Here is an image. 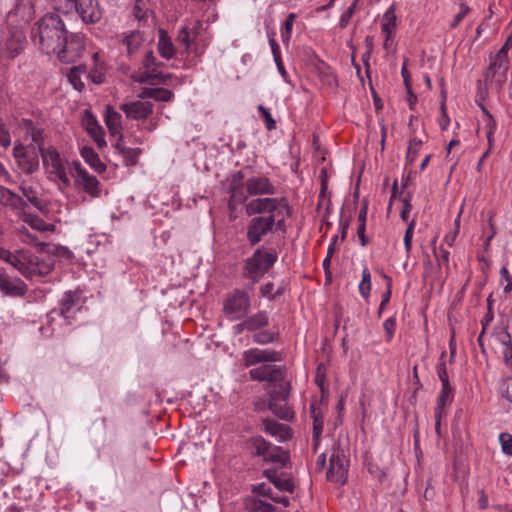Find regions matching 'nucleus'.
I'll use <instances>...</instances> for the list:
<instances>
[{
  "label": "nucleus",
  "instance_id": "obj_44",
  "mask_svg": "<svg viewBox=\"0 0 512 512\" xmlns=\"http://www.w3.org/2000/svg\"><path fill=\"white\" fill-rule=\"evenodd\" d=\"M177 40L185 46L186 50H188L192 43L195 41L191 36L190 29L188 26H183L180 28Z\"/></svg>",
  "mask_w": 512,
  "mask_h": 512
},
{
  "label": "nucleus",
  "instance_id": "obj_62",
  "mask_svg": "<svg viewBox=\"0 0 512 512\" xmlns=\"http://www.w3.org/2000/svg\"><path fill=\"white\" fill-rule=\"evenodd\" d=\"M11 143L9 132L5 129L4 125L0 123V146L8 147Z\"/></svg>",
  "mask_w": 512,
  "mask_h": 512
},
{
  "label": "nucleus",
  "instance_id": "obj_38",
  "mask_svg": "<svg viewBox=\"0 0 512 512\" xmlns=\"http://www.w3.org/2000/svg\"><path fill=\"white\" fill-rule=\"evenodd\" d=\"M371 291V273L367 267H365L362 271V280L359 284V293L364 298H367L370 295Z\"/></svg>",
  "mask_w": 512,
  "mask_h": 512
},
{
  "label": "nucleus",
  "instance_id": "obj_27",
  "mask_svg": "<svg viewBox=\"0 0 512 512\" xmlns=\"http://www.w3.org/2000/svg\"><path fill=\"white\" fill-rule=\"evenodd\" d=\"M143 40L142 32L134 30L123 37L122 44L126 47L127 54L131 56L138 51Z\"/></svg>",
  "mask_w": 512,
  "mask_h": 512
},
{
  "label": "nucleus",
  "instance_id": "obj_9",
  "mask_svg": "<svg viewBox=\"0 0 512 512\" xmlns=\"http://www.w3.org/2000/svg\"><path fill=\"white\" fill-rule=\"evenodd\" d=\"M73 10L86 24L96 23L102 16L96 0H66V13Z\"/></svg>",
  "mask_w": 512,
  "mask_h": 512
},
{
  "label": "nucleus",
  "instance_id": "obj_4",
  "mask_svg": "<svg viewBox=\"0 0 512 512\" xmlns=\"http://www.w3.org/2000/svg\"><path fill=\"white\" fill-rule=\"evenodd\" d=\"M18 126L23 133L31 138L32 143L37 145L48 178L51 181L64 182V166L61 155L53 146L45 147L43 130L26 118H22Z\"/></svg>",
  "mask_w": 512,
  "mask_h": 512
},
{
  "label": "nucleus",
  "instance_id": "obj_6",
  "mask_svg": "<svg viewBox=\"0 0 512 512\" xmlns=\"http://www.w3.org/2000/svg\"><path fill=\"white\" fill-rule=\"evenodd\" d=\"M277 261V254L268 252L264 247L257 248L251 257L246 262L244 269L251 279L252 284H255L259 279L269 271V269Z\"/></svg>",
  "mask_w": 512,
  "mask_h": 512
},
{
  "label": "nucleus",
  "instance_id": "obj_49",
  "mask_svg": "<svg viewBox=\"0 0 512 512\" xmlns=\"http://www.w3.org/2000/svg\"><path fill=\"white\" fill-rule=\"evenodd\" d=\"M384 278H385V280L387 281V290H386V292L382 295V300H381V303H380L379 308H378V314H379V315H380V314L382 313V311L385 309L386 305L389 303L390 298H391V284H392V279H391V277L386 276V275H384Z\"/></svg>",
  "mask_w": 512,
  "mask_h": 512
},
{
  "label": "nucleus",
  "instance_id": "obj_53",
  "mask_svg": "<svg viewBox=\"0 0 512 512\" xmlns=\"http://www.w3.org/2000/svg\"><path fill=\"white\" fill-rule=\"evenodd\" d=\"M357 2H358V0H354L353 3L348 7V9L340 17L339 25L341 28H345L348 25L351 17L353 16V14L355 12Z\"/></svg>",
  "mask_w": 512,
  "mask_h": 512
},
{
  "label": "nucleus",
  "instance_id": "obj_13",
  "mask_svg": "<svg viewBox=\"0 0 512 512\" xmlns=\"http://www.w3.org/2000/svg\"><path fill=\"white\" fill-rule=\"evenodd\" d=\"M154 105L149 101L136 100L123 103L119 109L124 112L128 119L146 120L153 113Z\"/></svg>",
  "mask_w": 512,
  "mask_h": 512
},
{
  "label": "nucleus",
  "instance_id": "obj_57",
  "mask_svg": "<svg viewBox=\"0 0 512 512\" xmlns=\"http://www.w3.org/2000/svg\"><path fill=\"white\" fill-rule=\"evenodd\" d=\"M253 510L255 512H275V507L268 502L257 500L254 502Z\"/></svg>",
  "mask_w": 512,
  "mask_h": 512
},
{
  "label": "nucleus",
  "instance_id": "obj_31",
  "mask_svg": "<svg viewBox=\"0 0 512 512\" xmlns=\"http://www.w3.org/2000/svg\"><path fill=\"white\" fill-rule=\"evenodd\" d=\"M250 332L257 331L269 324V316L266 311H259L246 318Z\"/></svg>",
  "mask_w": 512,
  "mask_h": 512
},
{
  "label": "nucleus",
  "instance_id": "obj_50",
  "mask_svg": "<svg viewBox=\"0 0 512 512\" xmlns=\"http://www.w3.org/2000/svg\"><path fill=\"white\" fill-rule=\"evenodd\" d=\"M501 395L512 403V377L506 378L500 385Z\"/></svg>",
  "mask_w": 512,
  "mask_h": 512
},
{
  "label": "nucleus",
  "instance_id": "obj_29",
  "mask_svg": "<svg viewBox=\"0 0 512 512\" xmlns=\"http://www.w3.org/2000/svg\"><path fill=\"white\" fill-rule=\"evenodd\" d=\"M248 445L253 456H262L263 458L266 457L271 447V444L267 442L262 436H255L250 438Z\"/></svg>",
  "mask_w": 512,
  "mask_h": 512
},
{
  "label": "nucleus",
  "instance_id": "obj_37",
  "mask_svg": "<svg viewBox=\"0 0 512 512\" xmlns=\"http://www.w3.org/2000/svg\"><path fill=\"white\" fill-rule=\"evenodd\" d=\"M291 385L289 382L281 383L278 387L269 391V399L276 398V401L287 400L290 394Z\"/></svg>",
  "mask_w": 512,
  "mask_h": 512
},
{
  "label": "nucleus",
  "instance_id": "obj_41",
  "mask_svg": "<svg viewBox=\"0 0 512 512\" xmlns=\"http://www.w3.org/2000/svg\"><path fill=\"white\" fill-rule=\"evenodd\" d=\"M326 382V366L324 363H319L316 369L315 384L319 387L322 395L327 392L325 387Z\"/></svg>",
  "mask_w": 512,
  "mask_h": 512
},
{
  "label": "nucleus",
  "instance_id": "obj_47",
  "mask_svg": "<svg viewBox=\"0 0 512 512\" xmlns=\"http://www.w3.org/2000/svg\"><path fill=\"white\" fill-rule=\"evenodd\" d=\"M422 144V140L417 138H412L409 142L408 151H407V161L412 163L417 156L418 149Z\"/></svg>",
  "mask_w": 512,
  "mask_h": 512
},
{
  "label": "nucleus",
  "instance_id": "obj_42",
  "mask_svg": "<svg viewBox=\"0 0 512 512\" xmlns=\"http://www.w3.org/2000/svg\"><path fill=\"white\" fill-rule=\"evenodd\" d=\"M164 64L162 62H157L156 57L154 56L153 51H147L144 59L143 66L146 70L151 72H156L159 67H162Z\"/></svg>",
  "mask_w": 512,
  "mask_h": 512
},
{
  "label": "nucleus",
  "instance_id": "obj_60",
  "mask_svg": "<svg viewBox=\"0 0 512 512\" xmlns=\"http://www.w3.org/2000/svg\"><path fill=\"white\" fill-rule=\"evenodd\" d=\"M319 177L321 181L320 197H324L328 187V173L326 168L321 169Z\"/></svg>",
  "mask_w": 512,
  "mask_h": 512
},
{
  "label": "nucleus",
  "instance_id": "obj_22",
  "mask_svg": "<svg viewBox=\"0 0 512 512\" xmlns=\"http://www.w3.org/2000/svg\"><path fill=\"white\" fill-rule=\"evenodd\" d=\"M81 156L85 162L94 169L97 173L101 174L106 171V165L100 160L99 155L92 147L85 146L81 149Z\"/></svg>",
  "mask_w": 512,
  "mask_h": 512
},
{
  "label": "nucleus",
  "instance_id": "obj_40",
  "mask_svg": "<svg viewBox=\"0 0 512 512\" xmlns=\"http://www.w3.org/2000/svg\"><path fill=\"white\" fill-rule=\"evenodd\" d=\"M276 336H277V334L270 330H261V331L255 333L253 335L252 339H253V342H255L257 344L265 345V344L272 343L275 340Z\"/></svg>",
  "mask_w": 512,
  "mask_h": 512
},
{
  "label": "nucleus",
  "instance_id": "obj_45",
  "mask_svg": "<svg viewBox=\"0 0 512 512\" xmlns=\"http://www.w3.org/2000/svg\"><path fill=\"white\" fill-rule=\"evenodd\" d=\"M499 442L502 452L505 455L512 456V435L507 432L500 433Z\"/></svg>",
  "mask_w": 512,
  "mask_h": 512
},
{
  "label": "nucleus",
  "instance_id": "obj_15",
  "mask_svg": "<svg viewBox=\"0 0 512 512\" xmlns=\"http://www.w3.org/2000/svg\"><path fill=\"white\" fill-rule=\"evenodd\" d=\"M13 150L18 166L23 172L32 174L39 168V160L35 151L29 152L22 145H16Z\"/></svg>",
  "mask_w": 512,
  "mask_h": 512
},
{
  "label": "nucleus",
  "instance_id": "obj_18",
  "mask_svg": "<svg viewBox=\"0 0 512 512\" xmlns=\"http://www.w3.org/2000/svg\"><path fill=\"white\" fill-rule=\"evenodd\" d=\"M122 116L112 106H107L104 113L105 124L112 136L122 135Z\"/></svg>",
  "mask_w": 512,
  "mask_h": 512
},
{
  "label": "nucleus",
  "instance_id": "obj_25",
  "mask_svg": "<svg viewBox=\"0 0 512 512\" xmlns=\"http://www.w3.org/2000/svg\"><path fill=\"white\" fill-rule=\"evenodd\" d=\"M139 97L142 99L151 98L156 101L169 102L173 99L174 93L166 88L145 87L141 90Z\"/></svg>",
  "mask_w": 512,
  "mask_h": 512
},
{
  "label": "nucleus",
  "instance_id": "obj_55",
  "mask_svg": "<svg viewBox=\"0 0 512 512\" xmlns=\"http://www.w3.org/2000/svg\"><path fill=\"white\" fill-rule=\"evenodd\" d=\"M320 76H321V81L325 85H327L331 88H336L338 86L337 77L332 72H330V71L321 72Z\"/></svg>",
  "mask_w": 512,
  "mask_h": 512
},
{
  "label": "nucleus",
  "instance_id": "obj_17",
  "mask_svg": "<svg viewBox=\"0 0 512 512\" xmlns=\"http://www.w3.org/2000/svg\"><path fill=\"white\" fill-rule=\"evenodd\" d=\"M27 290L26 284L19 278H11L0 273V291L8 296H23Z\"/></svg>",
  "mask_w": 512,
  "mask_h": 512
},
{
  "label": "nucleus",
  "instance_id": "obj_43",
  "mask_svg": "<svg viewBox=\"0 0 512 512\" xmlns=\"http://www.w3.org/2000/svg\"><path fill=\"white\" fill-rule=\"evenodd\" d=\"M434 256L436 258L437 265L439 267L444 266L447 270L449 269V251L440 247L433 249Z\"/></svg>",
  "mask_w": 512,
  "mask_h": 512
},
{
  "label": "nucleus",
  "instance_id": "obj_5",
  "mask_svg": "<svg viewBox=\"0 0 512 512\" xmlns=\"http://www.w3.org/2000/svg\"><path fill=\"white\" fill-rule=\"evenodd\" d=\"M348 467L349 459L346 450L342 447L340 441L335 442L330 455L326 479L330 482L344 485L348 477Z\"/></svg>",
  "mask_w": 512,
  "mask_h": 512
},
{
  "label": "nucleus",
  "instance_id": "obj_21",
  "mask_svg": "<svg viewBox=\"0 0 512 512\" xmlns=\"http://www.w3.org/2000/svg\"><path fill=\"white\" fill-rule=\"evenodd\" d=\"M66 76L74 89L81 92L85 87L82 78H88L87 67L83 64L74 66L70 69Z\"/></svg>",
  "mask_w": 512,
  "mask_h": 512
},
{
  "label": "nucleus",
  "instance_id": "obj_59",
  "mask_svg": "<svg viewBox=\"0 0 512 512\" xmlns=\"http://www.w3.org/2000/svg\"><path fill=\"white\" fill-rule=\"evenodd\" d=\"M295 14L291 13L287 16L285 23H284V30L285 32H282V37H286L287 39L290 38V34L292 31V26L294 23Z\"/></svg>",
  "mask_w": 512,
  "mask_h": 512
},
{
  "label": "nucleus",
  "instance_id": "obj_61",
  "mask_svg": "<svg viewBox=\"0 0 512 512\" xmlns=\"http://www.w3.org/2000/svg\"><path fill=\"white\" fill-rule=\"evenodd\" d=\"M263 475L274 485L275 481L284 476V473H279L276 469L271 468L264 470Z\"/></svg>",
  "mask_w": 512,
  "mask_h": 512
},
{
  "label": "nucleus",
  "instance_id": "obj_64",
  "mask_svg": "<svg viewBox=\"0 0 512 512\" xmlns=\"http://www.w3.org/2000/svg\"><path fill=\"white\" fill-rule=\"evenodd\" d=\"M497 338H498L499 342H500L503 346H508V345H511V344H512L511 335L508 333V331H507L506 329H502V330L497 334Z\"/></svg>",
  "mask_w": 512,
  "mask_h": 512
},
{
  "label": "nucleus",
  "instance_id": "obj_58",
  "mask_svg": "<svg viewBox=\"0 0 512 512\" xmlns=\"http://www.w3.org/2000/svg\"><path fill=\"white\" fill-rule=\"evenodd\" d=\"M500 276L502 280L506 281V285L504 286V292L508 293L512 291V276L509 274V270L507 267H502L500 270Z\"/></svg>",
  "mask_w": 512,
  "mask_h": 512
},
{
  "label": "nucleus",
  "instance_id": "obj_36",
  "mask_svg": "<svg viewBox=\"0 0 512 512\" xmlns=\"http://www.w3.org/2000/svg\"><path fill=\"white\" fill-rule=\"evenodd\" d=\"M310 412L313 418V436L317 438L321 436L323 430L322 412L315 403L310 404Z\"/></svg>",
  "mask_w": 512,
  "mask_h": 512
},
{
  "label": "nucleus",
  "instance_id": "obj_26",
  "mask_svg": "<svg viewBox=\"0 0 512 512\" xmlns=\"http://www.w3.org/2000/svg\"><path fill=\"white\" fill-rule=\"evenodd\" d=\"M158 51L161 57L165 59H171L175 55V47L171 37L164 29L159 30Z\"/></svg>",
  "mask_w": 512,
  "mask_h": 512
},
{
  "label": "nucleus",
  "instance_id": "obj_34",
  "mask_svg": "<svg viewBox=\"0 0 512 512\" xmlns=\"http://www.w3.org/2000/svg\"><path fill=\"white\" fill-rule=\"evenodd\" d=\"M289 458L288 452L281 450L279 447H275L271 451H268L264 460L266 462L278 463L281 467H285L289 462Z\"/></svg>",
  "mask_w": 512,
  "mask_h": 512
},
{
  "label": "nucleus",
  "instance_id": "obj_32",
  "mask_svg": "<svg viewBox=\"0 0 512 512\" xmlns=\"http://www.w3.org/2000/svg\"><path fill=\"white\" fill-rule=\"evenodd\" d=\"M478 86L479 87L481 86V80H478ZM476 97H477L476 98V102L479 104V107L481 108L483 114L487 118V127L489 128V130L487 132V138H488L489 143H491V136L493 134V131H494L496 123H495V120L493 119L492 115L490 114V112L481 103V101L484 100L485 95H484V93L480 89H479V92L477 93Z\"/></svg>",
  "mask_w": 512,
  "mask_h": 512
},
{
  "label": "nucleus",
  "instance_id": "obj_11",
  "mask_svg": "<svg viewBox=\"0 0 512 512\" xmlns=\"http://www.w3.org/2000/svg\"><path fill=\"white\" fill-rule=\"evenodd\" d=\"M0 259L16 268L23 276L28 277L34 272L32 256L24 251L10 252L0 248Z\"/></svg>",
  "mask_w": 512,
  "mask_h": 512
},
{
  "label": "nucleus",
  "instance_id": "obj_33",
  "mask_svg": "<svg viewBox=\"0 0 512 512\" xmlns=\"http://www.w3.org/2000/svg\"><path fill=\"white\" fill-rule=\"evenodd\" d=\"M20 190L22 191L23 196L39 211L44 210V203L42 199L39 198L38 192L30 185H21Z\"/></svg>",
  "mask_w": 512,
  "mask_h": 512
},
{
  "label": "nucleus",
  "instance_id": "obj_28",
  "mask_svg": "<svg viewBox=\"0 0 512 512\" xmlns=\"http://www.w3.org/2000/svg\"><path fill=\"white\" fill-rule=\"evenodd\" d=\"M268 407L274 415L281 419L289 420L293 416V412L287 406V400L276 401V398L269 399Z\"/></svg>",
  "mask_w": 512,
  "mask_h": 512
},
{
  "label": "nucleus",
  "instance_id": "obj_51",
  "mask_svg": "<svg viewBox=\"0 0 512 512\" xmlns=\"http://www.w3.org/2000/svg\"><path fill=\"white\" fill-rule=\"evenodd\" d=\"M414 227H415V220H411L408 224L406 231H405L404 246H405V250L407 253H409L412 248V238H413Z\"/></svg>",
  "mask_w": 512,
  "mask_h": 512
},
{
  "label": "nucleus",
  "instance_id": "obj_2",
  "mask_svg": "<svg viewBox=\"0 0 512 512\" xmlns=\"http://www.w3.org/2000/svg\"><path fill=\"white\" fill-rule=\"evenodd\" d=\"M228 193L230 194L228 208L233 212L249 196L274 195L276 187L268 177L263 175L250 177L244 182L243 172L237 171L230 177Z\"/></svg>",
  "mask_w": 512,
  "mask_h": 512
},
{
  "label": "nucleus",
  "instance_id": "obj_20",
  "mask_svg": "<svg viewBox=\"0 0 512 512\" xmlns=\"http://www.w3.org/2000/svg\"><path fill=\"white\" fill-rule=\"evenodd\" d=\"M0 202L17 210L18 214L26 207L25 201L19 195L4 187L0 188Z\"/></svg>",
  "mask_w": 512,
  "mask_h": 512
},
{
  "label": "nucleus",
  "instance_id": "obj_48",
  "mask_svg": "<svg viewBox=\"0 0 512 512\" xmlns=\"http://www.w3.org/2000/svg\"><path fill=\"white\" fill-rule=\"evenodd\" d=\"M258 111L260 112L266 128L271 131L276 128V121L272 118L269 109L265 108L263 105L258 106Z\"/></svg>",
  "mask_w": 512,
  "mask_h": 512
},
{
  "label": "nucleus",
  "instance_id": "obj_7",
  "mask_svg": "<svg viewBox=\"0 0 512 512\" xmlns=\"http://www.w3.org/2000/svg\"><path fill=\"white\" fill-rule=\"evenodd\" d=\"M250 305L248 293L235 289L226 296L223 303V312L230 319L239 320L248 314Z\"/></svg>",
  "mask_w": 512,
  "mask_h": 512
},
{
  "label": "nucleus",
  "instance_id": "obj_63",
  "mask_svg": "<svg viewBox=\"0 0 512 512\" xmlns=\"http://www.w3.org/2000/svg\"><path fill=\"white\" fill-rule=\"evenodd\" d=\"M384 330L386 331L388 338L391 339L395 332L396 321L394 318H388L383 323Z\"/></svg>",
  "mask_w": 512,
  "mask_h": 512
},
{
  "label": "nucleus",
  "instance_id": "obj_52",
  "mask_svg": "<svg viewBox=\"0 0 512 512\" xmlns=\"http://www.w3.org/2000/svg\"><path fill=\"white\" fill-rule=\"evenodd\" d=\"M69 48H72L73 50H75L76 53L69 59H68V56L66 55V62L73 60L75 57H78L80 55V52L84 50V45L82 42H80L78 40L68 41V39L66 38V53L68 52Z\"/></svg>",
  "mask_w": 512,
  "mask_h": 512
},
{
  "label": "nucleus",
  "instance_id": "obj_35",
  "mask_svg": "<svg viewBox=\"0 0 512 512\" xmlns=\"http://www.w3.org/2000/svg\"><path fill=\"white\" fill-rule=\"evenodd\" d=\"M452 392V388L450 387V384H448V387L442 386V391L437 399V406L435 409V418H436V429L440 426V420L442 417V411L443 407L449 397V395Z\"/></svg>",
  "mask_w": 512,
  "mask_h": 512
},
{
  "label": "nucleus",
  "instance_id": "obj_19",
  "mask_svg": "<svg viewBox=\"0 0 512 512\" xmlns=\"http://www.w3.org/2000/svg\"><path fill=\"white\" fill-rule=\"evenodd\" d=\"M123 135L117 139L114 144V148L123 156L125 164L127 166H134L137 164V160L142 150L140 148H129L126 147L123 142Z\"/></svg>",
  "mask_w": 512,
  "mask_h": 512
},
{
  "label": "nucleus",
  "instance_id": "obj_46",
  "mask_svg": "<svg viewBox=\"0 0 512 512\" xmlns=\"http://www.w3.org/2000/svg\"><path fill=\"white\" fill-rule=\"evenodd\" d=\"M444 357H445V352H442L441 357H440V362L437 366V374L442 383V386L448 387L449 378H448V373L446 370V363H445Z\"/></svg>",
  "mask_w": 512,
  "mask_h": 512
},
{
  "label": "nucleus",
  "instance_id": "obj_24",
  "mask_svg": "<svg viewBox=\"0 0 512 512\" xmlns=\"http://www.w3.org/2000/svg\"><path fill=\"white\" fill-rule=\"evenodd\" d=\"M263 425L266 433L278 436L281 440H287L291 437L290 428L287 425L280 424L272 419H264Z\"/></svg>",
  "mask_w": 512,
  "mask_h": 512
},
{
  "label": "nucleus",
  "instance_id": "obj_8",
  "mask_svg": "<svg viewBox=\"0 0 512 512\" xmlns=\"http://www.w3.org/2000/svg\"><path fill=\"white\" fill-rule=\"evenodd\" d=\"M508 68V55L504 52V49H500L490 58V64L484 73L485 83L495 84L500 89L507 79Z\"/></svg>",
  "mask_w": 512,
  "mask_h": 512
},
{
  "label": "nucleus",
  "instance_id": "obj_30",
  "mask_svg": "<svg viewBox=\"0 0 512 512\" xmlns=\"http://www.w3.org/2000/svg\"><path fill=\"white\" fill-rule=\"evenodd\" d=\"M18 215L23 222L29 224L35 230L47 231L53 228V225L44 223L38 216L27 213L25 208Z\"/></svg>",
  "mask_w": 512,
  "mask_h": 512
},
{
  "label": "nucleus",
  "instance_id": "obj_12",
  "mask_svg": "<svg viewBox=\"0 0 512 512\" xmlns=\"http://www.w3.org/2000/svg\"><path fill=\"white\" fill-rule=\"evenodd\" d=\"M285 373L286 370L284 367L267 364L251 369L249 371V376L253 381H267L273 383L282 382L285 378Z\"/></svg>",
  "mask_w": 512,
  "mask_h": 512
},
{
  "label": "nucleus",
  "instance_id": "obj_1",
  "mask_svg": "<svg viewBox=\"0 0 512 512\" xmlns=\"http://www.w3.org/2000/svg\"><path fill=\"white\" fill-rule=\"evenodd\" d=\"M246 214L254 216L247 225V240L251 246L258 244L273 227L282 229L286 218L291 215V208L285 197H258L245 206Z\"/></svg>",
  "mask_w": 512,
  "mask_h": 512
},
{
  "label": "nucleus",
  "instance_id": "obj_54",
  "mask_svg": "<svg viewBox=\"0 0 512 512\" xmlns=\"http://www.w3.org/2000/svg\"><path fill=\"white\" fill-rule=\"evenodd\" d=\"M411 200H412V195L410 193H408L402 200L403 209L401 210L400 216L403 221L408 220L409 213L412 209Z\"/></svg>",
  "mask_w": 512,
  "mask_h": 512
},
{
  "label": "nucleus",
  "instance_id": "obj_23",
  "mask_svg": "<svg viewBox=\"0 0 512 512\" xmlns=\"http://www.w3.org/2000/svg\"><path fill=\"white\" fill-rule=\"evenodd\" d=\"M382 31L386 34L385 46H387L396 31V15L393 5L390 6L383 15Z\"/></svg>",
  "mask_w": 512,
  "mask_h": 512
},
{
  "label": "nucleus",
  "instance_id": "obj_16",
  "mask_svg": "<svg viewBox=\"0 0 512 512\" xmlns=\"http://www.w3.org/2000/svg\"><path fill=\"white\" fill-rule=\"evenodd\" d=\"M82 124L90 137L95 141L98 148L106 146L107 143L104 139V130L99 125L96 117L89 110H85L82 118Z\"/></svg>",
  "mask_w": 512,
  "mask_h": 512
},
{
  "label": "nucleus",
  "instance_id": "obj_56",
  "mask_svg": "<svg viewBox=\"0 0 512 512\" xmlns=\"http://www.w3.org/2000/svg\"><path fill=\"white\" fill-rule=\"evenodd\" d=\"M469 11L470 8L468 7V5H466L465 3H461L460 11L455 15L454 20L451 22L450 26L452 28L457 27Z\"/></svg>",
  "mask_w": 512,
  "mask_h": 512
},
{
  "label": "nucleus",
  "instance_id": "obj_14",
  "mask_svg": "<svg viewBox=\"0 0 512 512\" xmlns=\"http://www.w3.org/2000/svg\"><path fill=\"white\" fill-rule=\"evenodd\" d=\"M281 359V354L271 349L260 350L253 348L245 351L243 354V360L246 367L264 362H278L281 361Z\"/></svg>",
  "mask_w": 512,
  "mask_h": 512
},
{
  "label": "nucleus",
  "instance_id": "obj_3",
  "mask_svg": "<svg viewBox=\"0 0 512 512\" xmlns=\"http://www.w3.org/2000/svg\"><path fill=\"white\" fill-rule=\"evenodd\" d=\"M64 23L59 9L45 14L32 30V37H39V44L47 54L56 53L60 62L64 56Z\"/></svg>",
  "mask_w": 512,
  "mask_h": 512
},
{
  "label": "nucleus",
  "instance_id": "obj_39",
  "mask_svg": "<svg viewBox=\"0 0 512 512\" xmlns=\"http://www.w3.org/2000/svg\"><path fill=\"white\" fill-rule=\"evenodd\" d=\"M274 487L281 492L293 493L295 490V484L292 477L284 473L278 481H275Z\"/></svg>",
  "mask_w": 512,
  "mask_h": 512
},
{
  "label": "nucleus",
  "instance_id": "obj_10",
  "mask_svg": "<svg viewBox=\"0 0 512 512\" xmlns=\"http://www.w3.org/2000/svg\"><path fill=\"white\" fill-rule=\"evenodd\" d=\"M71 174L77 187L83 189L91 197H99V181L97 178L89 174L79 161H73Z\"/></svg>",
  "mask_w": 512,
  "mask_h": 512
}]
</instances>
